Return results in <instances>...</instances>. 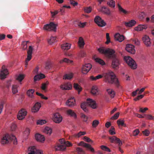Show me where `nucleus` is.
<instances>
[{
  "label": "nucleus",
  "instance_id": "1",
  "mask_svg": "<svg viewBox=\"0 0 154 154\" xmlns=\"http://www.w3.org/2000/svg\"><path fill=\"white\" fill-rule=\"evenodd\" d=\"M98 51L100 53L104 54L109 58L112 59L111 67L114 69H117L120 64L119 60L114 54V50L109 48L105 49L103 48H100L98 49Z\"/></svg>",
  "mask_w": 154,
  "mask_h": 154
},
{
  "label": "nucleus",
  "instance_id": "2",
  "mask_svg": "<svg viewBox=\"0 0 154 154\" xmlns=\"http://www.w3.org/2000/svg\"><path fill=\"white\" fill-rule=\"evenodd\" d=\"M103 76L106 82L111 84L114 83L117 87L119 86V84L118 79L116 78L114 73L111 71H109L107 72L104 73L103 74V75H98L95 77L91 76H90V79L92 80L95 81L97 79L102 78Z\"/></svg>",
  "mask_w": 154,
  "mask_h": 154
},
{
  "label": "nucleus",
  "instance_id": "3",
  "mask_svg": "<svg viewBox=\"0 0 154 154\" xmlns=\"http://www.w3.org/2000/svg\"><path fill=\"white\" fill-rule=\"evenodd\" d=\"M124 59L127 64L133 69H135L137 67V65L135 61L131 57L125 56Z\"/></svg>",
  "mask_w": 154,
  "mask_h": 154
},
{
  "label": "nucleus",
  "instance_id": "4",
  "mask_svg": "<svg viewBox=\"0 0 154 154\" xmlns=\"http://www.w3.org/2000/svg\"><path fill=\"white\" fill-rule=\"evenodd\" d=\"M87 105L90 106L93 109H95L96 107V104L95 102L90 99H88L86 103H83L81 105L82 109L85 108Z\"/></svg>",
  "mask_w": 154,
  "mask_h": 154
},
{
  "label": "nucleus",
  "instance_id": "5",
  "mask_svg": "<svg viewBox=\"0 0 154 154\" xmlns=\"http://www.w3.org/2000/svg\"><path fill=\"white\" fill-rule=\"evenodd\" d=\"M9 72L7 69L5 68V65L2 66L0 72V79L3 80L7 77Z\"/></svg>",
  "mask_w": 154,
  "mask_h": 154
},
{
  "label": "nucleus",
  "instance_id": "6",
  "mask_svg": "<svg viewBox=\"0 0 154 154\" xmlns=\"http://www.w3.org/2000/svg\"><path fill=\"white\" fill-rule=\"evenodd\" d=\"M57 25L53 22H51L49 24H47L44 26V29L48 31L53 30L54 32L56 31Z\"/></svg>",
  "mask_w": 154,
  "mask_h": 154
},
{
  "label": "nucleus",
  "instance_id": "7",
  "mask_svg": "<svg viewBox=\"0 0 154 154\" xmlns=\"http://www.w3.org/2000/svg\"><path fill=\"white\" fill-rule=\"evenodd\" d=\"M94 22L99 26L101 27H103L106 25V23L104 20L98 16L95 17L94 19Z\"/></svg>",
  "mask_w": 154,
  "mask_h": 154
},
{
  "label": "nucleus",
  "instance_id": "8",
  "mask_svg": "<svg viewBox=\"0 0 154 154\" xmlns=\"http://www.w3.org/2000/svg\"><path fill=\"white\" fill-rule=\"evenodd\" d=\"M33 48L31 46L29 47V50L27 51V57L25 61V65L26 67L28 62L31 59Z\"/></svg>",
  "mask_w": 154,
  "mask_h": 154
},
{
  "label": "nucleus",
  "instance_id": "9",
  "mask_svg": "<svg viewBox=\"0 0 154 154\" xmlns=\"http://www.w3.org/2000/svg\"><path fill=\"white\" fill-rule=\"evenodd\" d=\"M27 112L25 109H21L19 112L17 116V119L19 120L23 119L26 116Z\"/></svg>",
  "mask_w": 154,
  "mask_h": 154
},
{
  "label": "nucleus",
  "instance_id": "10",
  "mask_svg": "<svg viewBox=\"0 0 154 154\" xmlns=\"http://www.w3.org/2000/svg\"><path fill=\"white\" fill-rule=\"evenodd\" d=\"M78 145L79 146H82L83 147L86 148L87 149L90 150L91 152H94V149L91 147V145L85 143L83 141H82L80 142L79 143Z\"/></svg>",
  "mask_w": 154,
  "mask_h": 154
},
{
  "label": "nucleus",
  "instance_id": "11",
  "mask_svg": "<svg viewBox=\"0 0 154 154\" xmlns=\"http://www.w3.org/2000/svg\"><path fill=\"white\" fill-rule=\"evenodd\" d=\"M92 65L90 63L86 64L82 68V72L83 74H87L91 69Z\"/></svg>",
  "mask_w": 154,
  "mask_h": 154
},
{
  "label": "nucleus",
  "instance_id": "12",
  "mask_svg": "<svg viewBox=\"0 0 154 154\" xmlns=\"http://www.w3.org/2000/svg\"><path fill=\"white\" fill-rule=\"evenodd\" d=\"M134 45L131 44H128L126 45L125 49L128 52L132 54H134L135 51L134 49Z\"/></svg>",
  "mask_w": 154,
  "mask_h": 154
},
{
  "label": "nucleus",
  "instance_id": "13",
  "mask_svg": "<svg viewBox=\"0 0 154 154\" xmlns=\"http://www.w3.org/2000/svg\"><path fill=\"white\" fill-rule=\"evenodd\" d=\"M62 120V116L58 113H57L54 115L53 118V121L56 123H59Z\"/></svg>",
  "mask_w": 154,
  "mask_h": 154
},
{
  "label": "nucleus",
  "instance_id": "14",
  "mask_svg": "<svg viewBox=\"0 0 154 154\" xmlns=\"http://www.w3.org/2000/svg\"><path fill=\"white\" fill-rule=\"evenodd\" d=\"M110 141L112 143H118L119 146H121L122 144V142L120 140L116 137V136H114L109 137Z\"/></svg>",
  "mask_w": 154,
  "mask_h": 154
},
{
  "label": "nucleus",
  "instance_id": "15",
  "mask_svg": "<svg viewBox=\"0 0 154 154\" xmlns=\"http://www.w3.org/2000/svg\"><path fill=\"white\" fill-rule=\"evenodd\" d=\"M150 39L149 37L147 35H145L142 38V40L146 47L150 46Z\"/></svg>",
  "mask_w": 154,
  "mask_h": 154
},
{
  "label": "nucleus",
  "instance_id": "16",
  "mask_svg": "<svg viewBox=\"0 0 154 154\" xmlns=\"http://www.w3.org/2000/svg\"><path fill=\"white\" fill-rule=\"evenodd\" d=\"M10 139L9 135L8 134H5L2 138L1 143L2 144H5L8 143Z\"/></svg>",
  "mask_w": 154,
  "mask_h": 154
},
{
  "label": "nucleus",
  "instance_id": "17",
  "mask_svg": "<svg viewBox=\"0 0 154 154\" xmlns=\"http://www.w3.org/2000/svg\"><path fill=\"white\" fill-rule=\"evenodd\" d=\"M66 104L70 107H72L75 104V100L74 97H71L66 102Z\"/></svg>",
  "mask_w": 154,
  "mask_h": 154
},
{
  "label": "nucleus",
  "instance_id": "18",
  "mask_svg": "<svg viewBox=\"0 0 154 154\" xmlns=\"http://www.w3.org/2000/svg\"><path fill=\"white\" fill-rule=\"evenodd\" d=\"M115 39L116 41L120 42H122L125 39V37L123 35H121L119 33H116L114 35Z\"/></svg>",
  "mask_w": 154,
  "mask_h": 154
},
{
  "label": "nucleus",
  "instance_id": "19",
  "mask_svg": "<svg viewBox=\"0 0 154 154\" xmlns=\"http://www.w3.org/2000/svg\"><path fill=\"white\" fill-rule=\"evenodd\" d=\"M66 148L65 145L57 144L55 146L54 149L56 151L63 150Z\"/></svg>",
  "mask_w": 154,
  "mask_h": 154
},
{
  "label": "nucleus",
  "instance_id": "20",
  "mask_svg": "<svg viewBox=\"0 0 154 154\" xmlns=\"http://www.w3.org/2000/svg\"><path fill=\"white\" fill-rule=\"evenodd\" d=\"M41 107V105L40 103H37L35 104L33 107L32 108V112L35 113L38 112Z\"/></svg>",
  "mask_w": 154,
  "mask_h": 154
},
{
  "label": "nucleus",
  "instance_id": "21",
  "mask_svg": "<svg viewBox=\"0 0 154 154\" xmlns=\"http://www.w3.org/2000/svg\"><path fill=\"white\" fill-rule=\"evenodd\" d=\"M35 139L38 141L43 142L45 140L44 136L38 134H36L35 135Z\"/></svg>",
  "mask_w": 154,
  "mask_h": 154
},
{
  "label": "nucleus",
  "instance_id": "22",
  "mask_svg": "<svg viewBox=\"0 0 154 154\" xmlns=\"http://www.w3.org/2000/svg\"><path fill=\"white\" fill-rule=\"evenodd\" d=\"M72 88V85L69 83L62 85L60 86V88L63 90H69L71 89Z\"/></svg>",
  "mask_w": 154,
  "mask_h": 154
},
{
  "label": "nucleus",
  "instance_id": "23",
  "mask_svg": "<svg viewBox=\"0 0 154 154\" xmlns=\"http://www.w3.org/2000/svg\"><path fill=\"white\" fill-rule=\"evenodd\" d=\"M10 81L8 80L5 82L4 85V91L6 93H8L9 90Z\"/></svg>",
  "mask_w": 154,
  "mask_h": 154
},
{
  "label": "nucleus",
  "instance_id": "24",
  "mask_svg": "<svg viewBox=\"0 0 154 154\" xmlns=\"http://www.w3.org/2000/svg\"><path fill=\"white\" fill-rule=\"evenodd\" d=\"M136 23V22L134 20H131L128 22H124L125 25L126 27H131L134 26Z\"/></svg>",
  "mask_w": 154,
  "mask_h": 154
},
{
  "label": "nucleus",
  "instance_id": "25",
  "mask_svg": "<svg viewBox=\"0 0 154 154\" xmlns=\"http://www.w3.org/2000/svg\"><path fill=\"white\" fill-rule=\"evenodd\" d=\"M97 87L96 85H93L91 89V93L93 95H95L97 94L98 90Z\"/></svg>",
  "mask_w": 154,
  "mask_h": 154
},
{
  "label": "nucleus",
  "instance_id": "26",
  "mask_svg": "<svg viewBox=\"0 0 154 154\" xmlns=\"http://www.w3.org/2000/svg\"><path fill=\"white\" fill-rule=\"evenodd\" d=\"M10 143H12L14 145L17 144V138L14 135L10 134Z\"/></svg>",
  "mask_w": 154,
  "mask_h": 154
},
{
  "label": "nucleus",
  "instance_id": "27",
  "mask_svg": "<svg viewBox=\"0 0 154 154\" xmlns=\"http://www.w3.org/2000/svg\"><path fill=\"white\" fill-rule=\"evenodd\" d=\"M67 113L69 115L73 117L74 118H77V115L72 110L69 109L67 110Z\"/></svg>",
  "mask_w": 154,
  "mask_h": 154
},
{
  "label": "nucleus",
  "instance_id": "28",
  "mask_svg": "<svg viewBox=\"0 0 154 154\" xmlns=\"http://www.w3.org/2000/svg\"><path fill=\"white\" fill-rule=\"evenodd\" d=\"M78 43L80 47L82 48L84 47L85 44V43L82 37H79Z\"/></svg>",
  "mask_w": 154,
  "mask_h": 154
},
{
  "label": "nucleus",
  "instance_id": "29",
  "mask_svg": "<svg viewBox=\"0 0 154 154\" xmlns=\"http://www.w3.org/2000/svg\"><path fill=\"white\" fill-rule=\"evenodd\" d=\"M95 61L100 65H103L105 64V63L104 61L102 59L99 58H95V57H94Z\"/></svg>",
  "mask_w": 154,
  "mask_h": 154
},
{
  "label": "nucleus",
  "instance_id": "30",
  "mask_svg": "<svg viewBox=\"0 0 154 154\" xmlns=\"http://www.w3.org/2000/svg\"><path fill=\"white\" fill-rule=\"evenodd\" d=\"M70 48V45L68 43H65L61 46V48L64 50H68Z\"/></svg>",
  "mask_w": 154,
  "mask_h": 154
},
{
  "label": "nucleus",
  "instance_id": "31",
  "mask_svg": "<svg viewBox=\"0 0 154 154\" xmlns=\"http://www.w3.org/2000/svg\"><path fill=\"white\" fill-rule=\"evenodd\" d=\"M147 26L145 25H139L137 27L135 28V29L137 31H141L143 29H146Z\"/></svg>",
  "mask_w": 154,
  "mask_h": 154
},
{
  "label": "nucleus",
  "instance_id": "32",
  "mask_svg": "<svg viewBox=\"0 0 154 154\" xmlns=\"http://www.w3.org/2000/svg\"><path fill=\"white\" fill-rule=\"evenodd\" d=\"M74 88L78 91V94L82 91V88L77 83H74L73 85Z\"/></svg>",
  "mask_w": 154,
  "mask_h": 154
},
{
  "label": "nucleus",
  "instance_id": "33",
  "mask_svg": "<svg viewBox=\"0 0 154 154\" xmlns=\"http://www.w3.org/2000/svg\"><path fill=\"white\" fill-rule=\"evenodd\" d=\"M35 91V90L33 89L29 90L27 92V94L28 96L30 97H32L33 96V93Z\"/></svg>",
  "mask_w": 154,
  "mask_h": 154
},
{
  "label": "nucleus",
  "instance_id": "34",
  "mask_svg": "<svg viewBox=\"0 0 154 154\" xmlns=\"http://www.w3.org/2000/svg\"><path fill=\"white\" fill-rule=\"evenodd\" d=\"M118 6L119 10L121 13H122L125 14H126L128 13V11L123 9L119 4L118 5Z\"/></svg>",
  "mask_w": 154,
  "mask_h": 154
},
{
  "label": "nucleus",
  "instance_id": "35",
  "mask_svg": "<svg viewBox=\"0 0 154 154\" xmlns=\"http://www.w3.org/2000/svg\"><path fill=\"white\" fill-rule=\"evenodd\" d=\"M18 86L17 85H13L12 88V91L13 94H15L18 91L17 88Z\"/></svg>",
  "mask_w": 154,
  "mask_h": 154
},
{
  "label": "nucleus",
  "instance_id": "36",
  "mask_svg": "<svg viewBox=\"0 0 154 154\" xmlns=\"http://www.w3.org/2000/svg\"><path fill=\"white\" fill-rule=\"evenodd\" d=\"M73 77V74L71 73L69 74H66L63 76V79H70Z\"/></svg>",
  "mask_w": 154,
  "mask_h": 154
},
{
  "label": "nucleus",
  "instance_id": "37",
  "mask_svg": "<svg viewBox=\"0 0 154 154\" xmlns=\"http://www.w3.org/2000/svg\"><path fill=\"white\" fill-rule=\"evenodd\" d=\"M117 123L119 125H121L122 126L124 127H126V124L124 123V121L123 120H118L117 121Z\"/></svg>",
  "mask_w": 154,
  "mask_h": 154
},
{
  "label": "nucleus",
  "instance_id": "38",
  "mask_svg": "<svg viewBox=\"0 0 154 154\" xmlns=\"http://www.w3.org/2000/svg\"><path fill=\"white\" fill-rule=\"evenodd\" d=\"M45 132L48 135H50L52 133V129L48 127H46L45 129Z\"/></svg>",
  "mask_w": 154,
  "mask_h": 154
},
{
  "label": "nucleus",
  "instance_id": "39",
  "mask_svg": "<svg viewBox=\"0 0 154 154\" xmlns=\"http://www.w3.org/2000/svg\"><path fill=\"white\" fill-rule=\"evenodd\" d=\"M107 4L111 7L114 8L115 7V2L113 0H110L108 1L107 2Z\"/></svg>",
  "mask_w": 154,
  "mask_h": 154
},
{
  "label": "nucleus",
  "instance_id": "40",
  "mask_svg": "<svg viewBox=\"0 0 154 154\" xmlns=\"http://www.w3.org/2000/svg\"><path fill=\"white\" fill-rule=\"evenodd\" d=\"M101 10V11L104 12L105 14H110V11L109 10L105 7L103 6L102 7Z\"/></svg>",
  "mask_w": 154,
  "mask_h": 154
},
{
  "label": "nucleus",
  "instance_id": "41",
  "mask_svg": "<svg viewBox=\"0 0 154 154\" xmlns=\"http://www.w3.org/2000/svg\"><path fill=\"white\" fill-rule=\"evenodd\" d=\"M107 91L109 94L110 95V97L111 98H113L114 97L115 95V93L112 90L110 91L109 89H107Z\"/></svg>",
  "mask_w": 154,
  "mask_h": 154
},
{
  "label": "nucleus",
  "instance_id": "42",
  "mask_svg": "<svg viewBox=\"0 0 154 154\" xmlns=\"http://www.w3.org/2000/svg\"><path fill=\"white\" fill-rule=\"evenodd\" d=\"M29 134V128H26L23 132V135L25 138L27 137Z\"/></svg>",
  "mask_w": 154,
  "mask_h": 154
},
{
  "label": "nucleus",
  "instance_id": "43",
  "mask_svg": "<svg viewBox=\"0 0 154 154\" xmlns=\"http://www.w3.org/2000/svg\"><path fill=\"white\" fill-rule=\"evenodd\" d=\"M76 151L79 154H85V152L82 148L80 147H77L76 149Z\"/></svg>",
  "mask_w": 154,
  "mask_h": 154
},
{
  "label": "nucleus",
  "instance_id": "44",
  "mask_svg": "<svg viewBox=\"0 0 154 154\" xmlns=\"http://www.w3.org/2000/svg\"><path fill=\"white\" fill-rule=\"evenodd\" d=\"M56 41V38L55 37H51L50 40L48 41V43L50 45H52V43Z\"/></svg>",
  "mask_w": 154,
  "mask_h": 154
},
{
  "label": "nucleus",
  "instance_id": "45",
  "mask_svg": "<svg viewBox=\"0 0 154 154\" xmlns=\"http://www.w3.org/2000/svg\"><path fill=\"white\" fill-rule=\"evenodd\" d=\"M17 128L16 124L14 123H12L10 125V130L12 131H14L16 130Z\"/></svg>",
  "mask_w": 154,
  "mask_h": 154
},
{
  "label": "nucleus",
  "instance_id": "46",
  "mask_svg": "<svg viewBox=\"0 0 154 154\" xmlns=\"http://www.w3.org/2000/svg\"><path fill=\"white\" fill-rule=\"evenodd\" d=\"M101 148L103 150L107 152H110L111 151L110 149L107 146L104 145H102L100 146Z\"/></svg>",
  "mask_w": 154,
  "mask_h": 154
},
{
  "label": "nucleus",
  "instance_id": "47",
  "mask_svg": "<svg viewBox=\"0 0 154 154\" xmlns=\"http://www.w3.org/2000/svg\"><path fill=\"white\" fill-rule=\"evenodd\" d=\"M33 146L29 147V151H30V152L28 154H35V150H34V148H33Z\"/></svg>",
  "mask_w": 154,
  "mask_h": 154
},
{
  "label": "nucleus",
  "instance_id": "48",
  "mask_svg": "<svg viewBox=\"0 0 154 154\" xmlns=\"http://www.w3.org/2000/svg\"><path fill=\"white\" fill-rule=\"evenodd\" d=\"M91 10L92 8L91 6L86 7L84 9L85 12L88 13H90L91 11Z\"/></svg>",
  "mask_w": 154,
  "mask_h": 154
},
{
  "label": "nucleus",
  "instance_id": "49",
  "mask_svg": "<svg viewBox=\"0 0 154 154\" xmlns=\"http://www.w3.org/2000/svg\"><path fill=\"white\" fill-rule=\"evenodd\" d=\"M46 122L45 120H38L37 122V125H42L46 123Z\"/></svg>",
  "mask_w": 154,
  "mask_h": 154
},
{
  "label": "nucleus",
  "instance_id": "50",
  "mask_svg": "<svg viewBox=\"0 0 154 154\" xmlns=\"http://www.w3.org/2000/svg\"><path fill=\"white\" fill-rule=\"evenodd\" d=\"M24 76L22 74L19 75L17 78V79L21 82L24 78Z\"/></svg>",
  "mask_w": 154,
  "mask_h": 154
},
{
  "label": "nucleus",
  "instance_id": "51",
  "mask_svg": "<svg viewBox=\"0 0 154 154\" xmlns=\"http://www.w3.org/2000/svg\"><path fill=\"white\" fill-rule=\"evenodd\" d=\"M99 122L97 120H94L93 122L92 126L94 128H96L99 124Z\"/></svg>",
  "mask_w": 154,
  "mask_h": 154
},
{
  "label": "nucleus",
  "instance_id": "52",
  "mask_svg": "<svg viewBox=\"0 0 154 154\" xmlns=\"http://www.w3.org/2000/svg\"><path fill=\"white\" fill-rule=\"evenodd\" d=\"M106 36L107 40L105 42V43L106 44H108L110 42L109 34V33H106Z\"/></svg>",
  "mask_w": 154,
  "mask_h": 154
},
{
  "label": "nucleus",
  "instance_id": "53",
  "mask_svg": "<svg viewBox=\"0 0 154 154\" xmlns=\"http://www.w3.org/2000/svg\"><path fill=\"white\" fill-rule=\"evenodd\" d=\"M109 132L110 134L111 135L116 134V133L115 132V128L113 126H112L111 127L110 129L109 130Z\"/></svg>",
  "mask_w": 154,
  "mask_h": 154
},
{
  "label": "nucleus",
  "instance_id": "54",
  "mask_svg": "<svg viewBox=\"0 0 154 154\" xmlns=\"http://www.w3.org/2000/svg\"><path fill=\"white\" fill-rule=\"evenodd\" d=\"M51 67V65L50 62H48L46 63L45 64V68L47 69H48Z\"/></svg>",
  "mask_w": 154,
  "mask_h": 154
},
{
  "label": "nucleus",
  "instance_id": "55",
  "mask_svg": "<svg viewBox=\"0 0 154 154\" xmlns=\"http://www.w3.org/2000/svg\"><path fill=\"white\" fill-rule=\"evenodd\" d=\"M119 112H117L113 116L111 117V119L113 120L117 119L119 117Z\"/></svg>",
  "mask_w": 154,
  "mask_h": 154
},
{
  "label": "nucleus",
  "instance_id": "56",
  "mask_svg": "<svg viewBox=\"0 0 154 154\" xmlns=\"http://www.w3.org/2000/svg\"><path fill=\"white\" fill-rule=\"evenodd\" d=\"M81 118L83 119V121L84 122H86L88 120V117L83 114H81Z\"/></svg>",
  "mask_w": 154,
  "mask_h": 154
},
{
  "label": "nucleus",
  "instance_id": "57",
  "mask_svg": "<svg viewBox=\"0 0 154 154\" xmlns=\"http://www.w3.org/2000/svg\"><path fill=\"white\" fill-rule=\"evenodd\" d=\"M48 82L47 81L46 82L44 83H43L42 84L41 88L43 90H45L47 86L48 85Z\"/></svg>",
  "mask_w": 154,
  "mask_h": 154
},
{
  "label": "nucleus",
  "instance_id": "58",
  "mask_svg": "<svg viewBox=\"0 0 154 154\" xmlns=\"http://www.w3.org/2000/svg\"><path fill=\"white\" fill-rule=\"evenodd\" d=\"M33 148H34V150H35L36 154H43V152L41 150L37 149L35 146H33Z\"/></svg>",
  "mask_w": 154,
  "mask_h": 154
},
{
  "label": "nucleus",
  "instance_id": "59",
  "mask_svg": "<svg viewBox=\"0 0 154 154\" xmlns=\"http://www.w3.org/2000/svg\"><path fill=\"white\" fill-rule=\"evenodd\" d=\"M84 140L88 142H93V141L90 138L86 136H85L84 137Z\"/></svg>",
  "mask_w": 154,
  "mask_h": 154
},
{
  "label": "nucleus",
  "instance_id": "60",
  "mask_svg": "<svg viewBox=\"0 0 154 154\" xmlns=\"http://www.w3.org/2000/svg\"><path fill=\"white\" fill-rule=\"evenodd\" d=\"M145 117L146 119L149 120H152L153 119V117L150 115L144 114Z\"/></svg>",
  "mask_w": 154,
  "mask_h": 154
},
{
  "label": "nucleus",
  "instance_id": "61",
  "mask_svg": "<svg viewBox=\"0 0 154 154\" xmlns=\"http://www.w3.org/2000/svg\"><path fill=\"white\" fill-rule=\"evenodd\" d=\"M143 134L146 136L149 135V131L147 129H146L144 131H142Z\"/></svg>",
  "mask_w": 154,
  "mask_h": 154
},
{
  "label": "nucleus",
  "instance_id": "62",
  "mask_svg": "<svg viewBox=\"0 0 154 154\" xmlns=\"http://www.w3.org/2000/svg\"><path fill=\"white\" fill-rule=\"evenodd\" d=\"M144 13L143 12H141L139 14V18L141 20H142L144 18Z\"/></svg>",
  "mask_w": 154,
  "mask_h": 154
},
{
  "label": "nucleus",
  "instance_id": "63",
  "mask_svg": "<svg viewBox=\"0 0 154 154\" xmlns=\"http://www.w3.org/2000/svg\"><path fill=\"white\" fill-rule=\"evenodd\" d=\"M139 132V130L137 129L133 131V134L134 136H136L138 134Z\"/></svg>",
  "mask_w": 154,
  "mask_h": 154
},
{
  "label": "nucleus",
  "instance_id": "64",
  "mask_svg": "<svg viewBox=\"0 0 154 154\" xmlns=\"http://www.w3.org/2000/svg\"><path fill=\"white\" fill-rule=\"evenodd\" d=\"M22 48L24 50H25L27 49V43L26 42H23V43L22 45Z\"/></svg>",
  "mask_w": 154,
  "mask_h": 154
}]
</instances>
